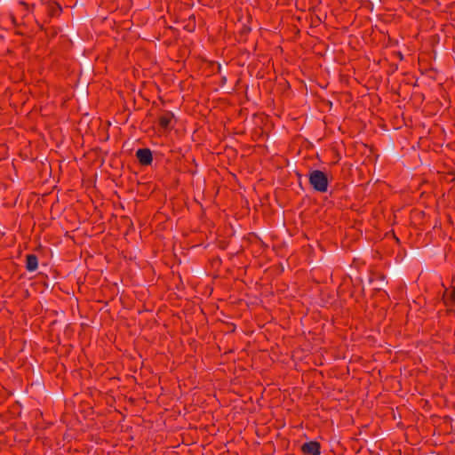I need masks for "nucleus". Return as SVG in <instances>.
<instances>
[{
  "mask_svg": "<svg viewBox=\"0 0 455 455\" xmlns=\"http://www.w3.org/2000/svg\"><path fill=\"white\" fill-rule=\"evenodd\" d=\"M308 182L312 188L319 193H325L329 187V179L326 172L321 170H310L307 174Z\"/></svg>",
  "mask_w": 455,
  "mask_h": 455,
  "instance_id": "1",
  "label": "nucleus"
},
{
  "mask_svg": "<svg viewBox=\"0 0 455 455\" xmlns=\"http://www.w3.org/2000/svg\"><path fill=\"white\" fill-rule=\"evenodd\" d=\"M174 119V114L169 110H163L158 116V124L164 131H170L172 129V122Z\"/></svg>",
  "mask_w": 455,
  "mask_h": 455,
  "instance_id": "2",
  "label": "nucleus"
},
{
  "mask_svg": "<svg viewBox=\"0 0 455 455\" xmlns=\"http://www.w3.org/2000/svg\"><path fill=\"white\" fill-rule=\"evenodd\" d=\"M300 450L305 455H321V444L317 441L304 443Z\"/></svg>",
  "mask_w": 455,
  "mask_h": 455,
  "instance_id": "3",
  "label": "nucleus"
},
{
  "mask_svg": "<svg viewBox=\"0 0 455 455\" xmlns=\"http://www.w3.org/2000/svg\"><path fill=\"white\" fill-rule=\"evenodd\" d=\"M136 157L139 163L143 166H148L153 162V155L149 148H139L136 151Z\"/></svg>",
  "mask_w": 455,
  "mask_h": 455,
  "instance_id": "4",
  "label": "nucleus"
},
{
  "mask_svg": "<svg viewBox=\"0 0 455 455\" xmlns=\"http://www.w3.org/2000/svg\"><path fill=\"white\" fill-rule=\"evenodd\" d=\"M45 12L47 16L50 18L59 17L62 12V7L59 3L55 1L47 0Z\"/></svg>",
  "mask_w": 455,
  "mask_h": 455,
  "instance_id": "5",
  "label": "nucleus"
},
{
  "mask_svg": "<svg viewBox=\"0 0 455 455\" xmlns=\"http://www.w3.org/2000/svg\"><path fill=\"white\" fill-rule=\"evenodd\" d=\"M38 267V258L36 254L26 255V269L28 272H33Z\"/></svg>",
  "mask_w": 455,
  "mask_h": 455,
  "instance_id": "6",
  "label": "nucleus"
},
{
  "mask_svg": "<svg viewBox=\"0 0 455 455\" xmlns=\"http://www.w3.org/2000/svg\"><path fill=\"white\" fill-rule=\"evenodd\" d=\"M40 29L41 30H45L46 34L48 36H51L52 37L57 36L58 34V29L56 28H44L43 25H40Z\"/></svg>",
  "mask_w": 455,
  "mask_h": 455,
  "instance_id": "7",
  "label": "nucleus"
},
{
  "mask_svg": "<svg viewBox=\"0 0 455 455\" xmlns=\"http://www.w3.org/2000/svg\"><path fill=\"white\" fill-rule=\"evenodd\" d=\"M227 82V77L226 76H222L221 77V85H223L224 84H226Z\"/></svg>",
  "mask_w": 455,
  "mask_h": 455,
  "instance_id": "8",
  "label": "nucleus"
},
{
  "mask_svg": "<svg viewBox=\"0 0 455 455\" xmlns=\"http://www.w3.org/2000/svg\"><path fill=\"white\" fill-rule=\"evenodd\" d=\"M451 296L452 300H455V291H452Z\"/></svg>",
  "mask_w": 455,
  "mask_h": 455,
  "instance_id": "9",
  "label": "nucleus"
},
{
  "mask_svg": "<svg viewBox=\"0 0 455 455\" xmlns=\"http://www.w3.org/2000/svg\"><path fill=\"white\" fill-rule=\"evenodd\" d=\"M20 4H22V5L26 6V7H28V4H27L25 2H20Z\"/></svg>",
  "mask_w": 455,
  "mask_h": 455,
  "instance_id": "10",
  "label": "nucleus"
},
{
  "mask_svg": "<svg viewBox=\"0 0 455 455\" xmlns=\"http://www.w3.org/2000/svg\"><path fill=\"white\" fill-rule=\"evenodd\" d=\"M220 68H221V66L220 64H218V72L220 71Z\"/></svg>",
  "mask_w": 455,
  "mask_h": 455,
  "instance_id": "11",
  "label": "nucleus"
},
{
  "mask_svg": "<svg viewBox=\"0 0 455 455\" xmlns=\"http://www.w3.org/2000/svg\"><path fill=\"white\" fill-rule=\"evenodd\" d=\"M297 176H298L299 179L301 178V174H299V172H297Z\"/></svg>",
  "mask_w": 455,
  "mask_h": 455,
  "instance_id": "12",
  "label": "nucleus"
}]
</instances>
